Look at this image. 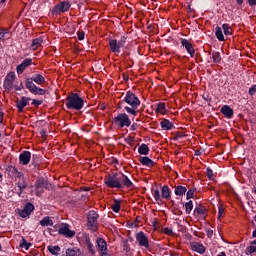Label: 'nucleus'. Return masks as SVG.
<instances>
[{
    "mask_svg": "<svg viewBox=\"0 0 256 256\" xmlns=\"http://www.w3.org/2000/svg\"><path fill=\"white\" fill-rule=\"evenodd\" d=\"M106 187L110 189H133V182L125 174L117 175H108L104 179Z\"/></svg>",
    "mask_w": 256,
    "mask_h": 256,
    "instance_id": "f257e3e1",
    "label": "nucleus"
},
{
    "mask_svg": "<svg viewBox=\"0 0 256 256\" xmlns=\"http://www.w3.org/2000/svg\"><path fill=\"white\" fill-rule=\"evenodd\" d=\"M124 106V111L128 113L131 117H137L139 114V107L141 106V100L135 93L127 91L122 100Z\"/></svg>",
    "mask_w": 256,
    "mask_h": 256,
    "instance_id": "f03ea898",
    "label": "nucleus"
},
{
    "mask_svg": "<svg viewBox=\"0 0 256 256\" xmlns=\"http://www.w3.org/2000/svg\"><path fill=\"white\" fill-rule=\"evenodd\" d=\"M67 109H74L75 111H81L85 107V100L79 96L77 93H71L66 98Z\"/></svg>",
    "mask_w": 256,
    "mask_h": 256,
    "instance_id": "7ed1b4c3",
    "label": "nucleus"
},
{
    "mask_svg": "<svg viewBox=\"0 0 256 256\" xmlns=\"http://www.w3.org/2000/svg\"><path fill=\"white\" fill-rule=\"evenodd\" d=\"M153 197L158 205L163 203V199L169 201L171 199V189H169V186L167 185L162 186L161 192L159 191V189H154Z\"/></svg>",
    "mask_w": 256,
    "mask_h": 256,
    "instance_id": "20e7f679",
    "label": "nucleus"
},
{
    "mask_svg": "<svg viewBox=\"0 0 256 256\" xmlns=\"http://www.w3.org/2000/svg\"><path fill=\"white\" fill-rule=\"evenodd\" d=\"M113 123L116 125V127H119V129L131 127V118H129L127 113H119L116 117H114Z\"/></svg>",
    "mask_w": 256,
    "mask_h": 256,
    "instance_id": "39448f33",
    "label": "nucleus"
},
{
    "mask_svg": "<svg viewBox=\"0 0 256 256\" xmlns=\"http://www.w3.org/2000/svg\"><path fill=\"white\" fill-rule=\"evenodd\" d=\"M127 38L122 36L121 39L117 42L115 39L109 40V48L112 53H121L122 47H125Z\"/></svg>",
    "mask_w": 256,
    "mask_h": 256,
    "instance_id": "423d86ee",
    "label": "nucleus"
},
{
    "mask_svg": "<svg viewBox=\"0 0 256 256\" xmlns=\"http://www.w3.org/2000/svg\"><path fill=\"white\" fill-rule=\"evenodd\" d=\"M33 82L34 80L32 78L26 79V89H28L30 93L33 95H45V93H47V90L37 87V85H35Z\"/></svg>",
    "mask_w": 256,
    "mask_h": 256,
    "instance_id": "0eeeda50",
    "label": "nucleus"
},
{
    "mask_svg": "<svg viewBox=\"0 0 256 256\" xmlns=\"http://www.w3.org/2000/svg\"><path fill=\"white\" fill-rule=\"evenodd\" d=\"M15 79H17V75H15V72L13 71L6 75L3 84L6 91H13V89H15Z\"/></svg>",
    "mask_w": 256,
    "mask_h": 256,
    "instance_id": "6e6552de",
    "label": "nucleus"
},
{
    "mask_svg": "<svg viewBox=\"0 0 256 256\" xmlns=\"http://www.w3.org/2000/svg\"><path fill=\"white\" fill-rule=\"evenodd\" d=\"M69 9H71V3L69 1H62L52 9V15H61V13H65Z\"/></svg>",
    "mask_w": 256,
    "mask_h": 256,
    "instance_id": "1a4fd4ad",
    "label": "nucleus"
},
{
    "mask_svg": "<svg viewBox=\"0 0 256 256\" xmlns=\"http://www.w3.org/2000/svg\"><path fill=\"white\" fill-rule=\"evenodd\" d=\"M87 219H88V226L90 227V229L92 231H97V220L99 219V214H97L95 210H91L88 213Z\"/></svg>",
    "mask_w": 256,
    "mask_h": 256,
    "instance_id": "9d476101",
    "label": "nucleus"
},
{
    "mask_svg": "<svg viewBox=\"0 0 256 256\" xmlns=\"http://www.w3.org/2000/svg\"><path fill=\"white\" fill-rule=\"evenodd\" d=\"M136 241L140 247H144L145 249H149V237L145 232L140 231L136 234Z\"/></svg>",
    "mask_w": 256,
    "mask_h": 256,
    "instance_id": "9b49d317",
    "label": "nucleus"
},
{
    "mask_svg": "<svg viewBox=\"0 0 256 256\" xmlns=\"http://www.w3.org/2000/svg\"><path fill=\"white\" fill-rule=\"evenodd\" d=\"M209 213V210L203 205L196 206L194 209V216L197 217V219H202L205 221L207 219V215Z\"/></svg>",
    "mask_w": 256,
    "mask_h": 256,
    "instance_id": "f8f14e48",
    "label": "nucleus"
},
{
    "mask_svg": "<svg viewBox=\"0 0 256 256\" xmlns=\"http://www.w3.org/2000/svg\"><path fill=\"white\" fill-rule=\"evenodd\" d=\"M58 233H59V235H63L67 239H73V237H75V231L69 229V225L68 224H63L59 228Z\"/></svg>",
    "mask_w": 256,
    "mask_h": 256,
    "instance_id": "ddd939ff",
    "label": "nucleus"
},
{
    "mask_svg": "<svg viewBox=\"0 0 256 256\" xmlns=\"http://www.w3.org/2000/svg\"><path fill=\"white\" fill-rule=\"evenodd\" d=\"M33 65V59L26 58L23 60V62L16 67V73L18 75H22V73L27 69V67H31Z\"/></svg>",
    "mask_w": 256,
    "mask_h": 256,
    "instance_id": "4468645a",
    "label": "nucleus"
},
{
    "mask_svg": "<svg viewBox=\"0 0 256 256\" xmlns=\"http://www.w3.org/2000/svg\"><path fill=\"white\" fill-rule=\"evenodd\" d=\"M34 209H35V206H33V204L27 203L26 206L24 207V209L18 210V215L20 217H22L23 219H25V217H29V215H31V213H33Z\"/></svg>",
    "mask_w": 256,
    "mask_h": 256,
    "instance_id": "2eb2a0df",
    "label": "nucleus"
},
{
    "mask_svg": "<svg viewBox=\"0 0 256 256\" xmlns=\"http://www.w3.org/2000/svg\"><path fill=\"white\" fill-rule=\"evenodd\" d=\"M181 45L186 49L190 57H195V48H193V44H191L189 40L181 39Z\"/></svg>",
    "mask_w": 256,
    "mask_h": 256,
    "instance_id": "dca6fc26",
    "label": "nucleus"
},
{
    "mask_svg": "<svg viewBox=\"0 0 256 256\" xmlns=\"http://www.w3.org/2000/svg\"><path fill=\"white\" fill-rule=\"evenodd\" d=\"M31 101V98H27L25 96L21 97L20 101L16 103V107L19 111V113H23V109L29 105V102Z\"/></svg>",
    "mask_w": 256,
    "mask_h": 256,
    "instance_id": "f3484780",
    "label": "nucleus"
},
{
    "mask_svg": "<svg viewBox=\"0 0 256 256\" xmlns=\"http://www.w3.org/2000/svg\"><path fill=\"white\" fill-rule=\"evenodd\" d=\"M20 165H29L31 161V152L24 151L19 155Z\"/></svg>",
    "mask_w": 256,
    "mask_h": 256,
    "instance_id": "a211bd4d",
    "label": "nucleus"
},
{
    "mask_svg": "<svg viewBox=\"0 0 256 256\" xmlns=\"http://www.w3.org/2000/svg\"><path fill=\"white\" fill-rule=\"evenodd\" d=\"M190 247H191L192 251H196V253H200V255H203V253H205V251H206L205 246H203V244H201L199 242H192L190 244Z\"/></svg>",
    "mask_w": 256,
    "mask_h": 256,
    "instance_id": "6ab92c4d",
    "label": "nucleus"
},
{
    "mask_svg": "<svg viewBox=\"0 0 256 256\" xmlns=\"http://www.w3.org/2000/svg\"><path fill=\"white\" fill-rule=\"evenodd\" d=\"M98 251H100L101 254L107 253V242L103 238H98L96 240Z\"/></svg>",
    "mask_w": 256,
    "mask_h": 256,
    "instance_id": "aec40b11",
    "label": "nucleus"
},
{
    "mask_svg": "<svg viewBox=\"0 0 256 256\" xmlns=\"http://www.w3.org/2000/svg\"><path fill=\"white\" fill-rule=\"evenodd\" d=\"M220 112L222 115L226 116L227 119H231L233 117V110L229 107V105L222 106Z\"/></svg>",
    "mask_w": 256,
    "mask_h": 256,
    "instance_id": "412c9836",
    "label": "nucleus"
},
{
    "mask_svg": "<svg viewBox=\"0 0 256 256\" xmlns=\"http://www.w3.org/2000/svg\"><path fill=\"white\" fill-rule=\"evenodd\" d=\"M41 45H43V37L36 38L32 41L30 49H32V51H37Z\"/></svg>",
    "mask_w": 256,
    "mask_h": 256,
    "instance_id": "4be33fe9",
    "label": "nucleus"
},
{
    "mask_svg": "<svg viewBox=\"0 0 256 256\" xmlns=\"http://www.w3.org/2000/svg\"><path fill=\"white\" fill-rule=\"evenodd\" d=\"M66 256H83V253L79 248L73 247L66 250Z\"/></svg>",
    "mask_w": 256,
    "mask_h": 256,
    "instance_id": "5701e85b",
    "label": "nucleus"
},
{
    "mask_svg": "<svg viewBox=\"0 0 256 256\" xmlns=\"http://www.w3.org/2000/svg\"><path fill=\"white\" fill-rule=\"evenodd\" d=\"M139 161L141 165H145V167H155V162L149 157H140Z\"/></svg>",
    "mask_w": 256,
    "mask_h": 256,
    "instance_id": "b1692460",
    "label": "nucleus"
},
{
    "mask_svg": "<svg viewBox=\"0 0 256 256\" xmlns=\"http://www.w3.org/2000/svg\"><path fill=\"white\" fill-rule=\"evenodd\" d=\"M161 128L163 129V131H171V129H173V124L171 123V121L167 120V119H163L160 122Z\"/></svg>",
    "mask_w": 256,
    "mask_h": 256,
    "instance_id": "393cba45",
    "label": "nucleus"
},
{
    "mask_svg": "<svg viewBox=\"0 0 256 256\" xmlns=\"http://www.w3.org/2000/svg\"><path fill=\"white\" fill-rule=\"evenodd\" d=\"M174 193L177 195V197H183V195L187 193V187L182 185L176 186Z\"/></svg>",
    "mask_w": 256,
    "mask_h": 256,
    "instance_id": "a878e982",
    "label": "nucleus"
},
{
    "mask_svg": "<svg viewBox=\"0 0 256 256\" xmlns=\"http://www.w3.org/2000/svg\"><path fill=\"white\" fill-rule=\"evenodd\" d=\"M31 79L34 80V83H36V85H43V83H45V76L41 74H34Z\"/></svg>",
    "mask_w": 256,
    "mask_h": 256,
    "instance_id": "bb28decb",
    "label": "nucleus"
},
{
    "mask_svg": "<svg viewBox=\"0 0 256 256\" xmlns=\"http://www.w3.org/2000/svg\"><path fill=\"white\" fill-rule=\"evenodd\" d=\"M41 227H53V219L51 217L46 216L40 221Z\"/></svg>",
    "mask_w": 256,
    "mask_h": 256,
    "instance_id": "cd10ccee",
    "label": "nucleus"
},
{
    "mask_svg": "<svg viewBox=\"0 0 256 256\" xmlns=\"http://www.w3.org/2000/svg\"><path fill=\"white\" fill-rule=\"evenodd\" d=\"M11 39V32L7 29H0V41H7Z\"/></svg>",
    "mask_w": 256,
    "mask_h": 256,
    "instance_id": "c85d7f7f",
    "label": "nucleus"
},
{
    "mask_svg": "<svg viewBox=\"0 0 256 256\" xmlns=\"http://www.w3.org/2000/svg\"><path fill=\"white\" fill-rule=\"evenodd\" d=\"M215 36L218 41H225V36L223 35V29H221V27L215 28Z\"/></svg>",
    "mask_w": 256,
    "mask_h": 256,
    "instance_id": "c756f323",
    "label": "nucleus"
},
{
    "mask_svg": "<svg viewBox=\"0 0 256 256\" xmlns=\"http://www.w3.org/2000/svg\"><path fill=\"white\" fill-rule=\"evenodd\" d=\"M138 153L140 155H149V146L147 144H142L138 148Z\"/></svg>",
    "mask_w": 256,
    "mask_h": 256,
    "instance_id": "7c9ffc66",
    "label": "nucleus"
},
{
    "mask_svg": "<svg viewBox=\"0 0 256 256\" xmlns=\"http://www.w3.org/2000/svg\"><path fill=\"white\" fill-rule=\"evenodd\" d=\"M7 171H9V173H12V175H17L19 179L23 177V173L19 172V170H17V168L14 166H8Z\"/></svg>",
    "mask_w": 256,
    "mask_h": 256,
    "instance_id": "2f4dec72",
    "label": "nucleus"
},
{
    "mask_svg": "<svg viewBox=\"0 0 256 256\" xmlns=\"http://www.w3.org/2000/svg\"><path fill=\"white\" fill-rule=\"evenodd\" d=\"M111 209L114 213H119V211H121V200H114V203L111 205Z\"/></svg>",
    "mask_w": 256,
    "mask_h": 256,
    "instance_id": "473e14b6",
    "label": "nucleus"
},
{
    "mask_svg": "<svg viewBox=\"0 0 256 256\" xmlns=\"http://www.w3.org/2000/svg\"><path fill=\"white\" fill-rule=\"evenodd\" d=\"M185 211L187 215H191V211H193V201H188L184 204Z\"/></svg>",
    "mask_w": 256,
    "mask_h": 256,
    "instance_id": "72a5a7b5",
    "label": "nucleus"
},
{
    "mask_svg": "<svg viewBox=\"0 0 256 256\" xmlns=\"http://www.w3.org/2000/svg\"><path fill=\"white\" fill-rule=\"evenodd\" d=\"M48 251L52 255H59V252L61 251V247H59V246H48Z\"/></svg>",
    "mask_w": 256,
    "mask_h": 256,
    "instance_id": "f704fd0d",
    "label": "nucleus"
},
{
    "mask_svg": "<svg viewBox=\"0 0 256 256\" xmlns=\"http://www.w3.org/2000/svg\"><path fill=\"white\" fill-rule=\"evenodd\" d=\"M156 113H160V115H165V103L160 102L157 104Z\"/></svg>",
    "mask_w": 256,
    "mask_h": 256,
    "instance_id": "c9c22d12",
    "label": "nucleus"
},
{
    "mask_svg": "<svg viewBox=\"0 0 256 256\" xmlns=\"http://www.w3.org/2000/svg\"><path fill=\"white\" fill-rule=\"evenodd\" d=\"M246 251L247 253H249V255H251L252 253H256V240L251 242L250 246L246 248Z\"/></svg>",
    "mask_w": 256,
    "mask_h": 256,
    "instance_id": "e433bc0d",
    "label": "nucleus"
},
{
    "mask_svg": "<svg viewBox=\"0 0 256 256\" xmlns=\"http://www.w3.org/2000/svg\"><path fill=\"white\" fill-rule=\"evenodd\" d=\"M86 246H87L88 251L92 255H95V248H93V243H91V240L89 238L86 239Z\"/></svg>",
    "mask_w": 256,
    "mask_h": 256,
    "instance_id": "4c0bfd02",
    "label": "nucleus"
},
{
    "mask_svg": "<svg viewBox=\"0 0 256 256\" xmlns=\"http://www.w3.org/2000/svg\"><path fill=\"white\" fill-rule=\"evenodd\" d=\"M222 29L225 35H231L233 33V30L231 29V26H229V24H223Z\"/></svg>",
    "mask_w": 256,
    "mask_h": 256,
    "instance_id": "58836bf2",
    "label": "nucleus"
},
{
    "mask_svg": "<svg viewBox=\"0 0 256 256\" xmlns=\"http://www.w3.org/2000/svg\"><path fill=\"white\" fill-rule=\"evenodd\" d=\"M213 63H221V54L219 52L212 53Z\"/></svg>",
    "mask_w": 256,
    "mask_h": 256,
    "instance_id": "ea45409f",
    "label": "nucleus"
},
{
    "mask_svg": "<svg viewBox=\"0 0 256 256\" xmlns=\"http://www.w3.org/2000/svg\"><path fill=\"white\" fill-rule=\"evenodd\" d=\"M225 215V206L223 204H219L218 206V219L221 220V217Z\"/></svg>",
    "mask_w": 256,
    "mask_h": 256,
    "instance_id": "a19ab883",
    "label": "nucleus"
},
{
    "mask_svg": "<svg viewBox=\"0 0 256 256\" xmlns=\"http://www.w3.org/2000/svg\"><path fill=\"white\" fill-rule=\"evenodd\" d=\"M20 247L22 249H25L26 251H29V247H31V243L27 242V240H25V238H23L22 242L20 244Z\"/></svg>",
    "mask_w": 256,
    "mask_h": 256,
    "instance_id": "79ce46f5",
    "label": "nucleus"
},
{
    "mask_svg": "<svg viewBox=\"0 0 256 256\" xmlns=\"http://www.w3.org/2000/svg\"><path fill=\"white\" fill-rule=\"evenodd\" d=\"M18 187L20 191H22L23 189H27V182H25L23 178H20V181L18 182Z\"/></svg>",
    "mask_w": 256,
    "mask_h": 256,
    "instance_id": "37998d69",
    "label": "nucleus"
},
{
    "mask_svg": "<svg viewBox=\"0 0 256 256\" xmlns=\"http://www.w3.org/2000/svg\"><path fill=\"white\" fill-rule=\"evenodd\" d=\"M195 197V189L191 188L186 193V199H193Z\"/></svg>",
    "mask_w": 256,
    "mask_h": 256,
    "instance_id": "c03bdc74",
    "label": "nucleus"
},
{
    "mask_svg": "<svg viewBox=\"0 0 256 256\" xmlns=\"http://www.w3.org/2000/svg\"><path fill=\"white\" fill-rule=\"evenodd\" d=\"M125 143H127L128 145H134L135 143V138L128 136L125 138Z\"/></svg>",
    "mask_w": 256,
    "mask_h": 256,
    "instance_id": "a18cd8bd",
    "label": "nucleus"
},
{
    "mask_svg": "<svg viewBox=\"0 0 256 256\" xmlns=\"http://www.w3.org/2000/svg\"><path fill=\"white\" fill-rule=\"evenodd\" d=\"M206 175L208 179H213V170H211V168H207Z\"/></svg>",
    "mask_w": 256,
    "mask_h": 256,
    "instance_id": "49530a36",
    "label": "nucleus"
},
{
    "mask_svg": "<svg viewBox=\"0 0 256 256\" xmlns=\"http://www.w3.org/2000/svg\"><path fill=\"white\" fill-rule=\"evenodd\" d=\"M256 93V85H252L249 89V95L253 96Z\"/></svg>",
    "mask_w": 256,
    "mask_h": 256,
    "instance_id": "de8ad7c7",
    "label": "nucleus"
},
{
    "mask_svg": "<svg viewBox=\"0 0 256 256\" xmlns=\"http://www.w3.org/2000/svg\"><path fill=\"white\" fill-rule=\"evenodd\" d=\"M42 104H43V101L41 100H35V99L32 100V105H35V107H39V105H42Z\"/></svg>",
    "mask_w": 256,
    "mask_h": 256,
    "instance_id": "09e8293b",
    "label": "nucleus"
},
{
    "mask_svg": "<svg viewBox=\"0 0 256 256\" xmlns=\"http://www.w3.org/2000/svg\"><path fill=\"white\" fill-rule=\"evenodd\" d=\"M163 233H165V235H173V230L170 228H164Z\"/></svg>",
    "mask_w": 256,
    "mask_h": 256,
    "instance_id": "8fccbe9b",
    "label": "nucleus"
},
{
    "mask_svg": "<svg viewBox=\"0 0 256 256\" xmlns=\"http://www.w3.org/2000/svg\"><path fill=\"white\" fill-rule=\"evenodd\" d=\"M78 39L79 41H83L85 39V32H78Z\"/></svg>",
    "mask_w": 256,
    "mask_h": 256,
    "instance_id": "3c124183",
    "label": "nucleus"
},
{
    "mask_svg": "<svg viewBox=\"0 0 256 256\" xmlns=\"http://www.w3.org/2000/svg\"><path fill=\"white\" fill-rule=\"evenodd\" d=\"M248 4L250 5V7H255L256 0H248Z\"/></svg>",
    "mask_w": 256,
    "mask_h": 256,
    "instance_id": "603ef678",
    "label": "nucleus"
},
{
    "mask_svg": "<svg viewBox=\"0 0 256 256\" xmlns=\"http://www.w3.org/2000/svg\"><path fill=\"white\" fill-rule=\"evenodd\" d=\"M3 117H4L3 112H0V125H1V123H3Z\"/></svg>",
    "mask_w": 256,
    "mask_h": 256,
    "instance_id": "864d4df0",
    "label": "nucleus"
},
{
    "mask_svg": "<svg viewBox=\"0 0 256 256\" xmlns=\"http://www.w3.org/2000/svg\"><path fill=\"white\" fill-rule=\"evenodd\" d=\"M135 129H137V124H132L131 125V131H135Z\"/></svg>",
    "mask_w": 256,
    "mask_h": 256,
    "instance_id": "5fc2aeb1",
    "label": "nucleus"
},
{
    "mask_svg": "<svg viewBox=\"0 0 256 256\" xmlns=\"http://www.w3.org/2000/svg\"><path fill=\"white\" fill-rule=\"evenodd\" d=\"M236 3H237L238 5H243V0H236Z\"/></svg>",
    "mask_w": 256,
    "mask_h": 256,
    "instance_id": "6e6d98bb",
    "label": "nucleus"
},
{
    "mask_svg": "<svg viewBox=\"0 0 256 256\" xmlns=\"http://www.w3.org/2000/svg\"><path fill=\"white\" fill-rule=\"evenodd\" d=\"M217 256H227V254H225V252H220Z\"/></svg>",
    "mask_w": 256,
    "mask_h": 256,
    "instance_id": "4d7b16f0",
    "label": "nucleus"
},
{
    "mask_svg": "<svg viewBox=\"0 0 256 256\" xmlns=\"http://www.w3.org/2000/svg\"><path fill=\"white\" fill-rule=\"evenodd\" d=\"M3 181V174L0 173V183Z\"/></svg>",
    "mask_w": 256,
    "mask_h": 256,
    "instance_id": "13d9d810",
    "label": "nucleus"
},
{
    "mask_svg": "<svg viewBox=\"0 0 256 256\" xmlns=\"http://www.w3.org/2000/svg\"><path fill=\"white\" fill-rule=\"evenodd\" d=\"M36 195H40V193H39V189L36 191Z\"/></svg>",
    "mask_w": 256,
    "mask_h": 256,
    "instance_id": "bf43d9fd",
    "label": "nucleus"
},
{
    "mask_svg": "<svg viewBox=\"0 0 256 256\" xmlns=\"http://www.w3.org/2000/svg\"><path fill=\"white\" fill-rule=\"evenodd\" d=\"M5 1H7V0H1V3H5Z\"/></svg>",
    "mask_w": 256,
    "mask_h": 256,
    "instance_id": "052dcab7",
    "label": "nucleus"
},
{
    "mask_svg": "<svg viewBox=\"0 0 256 256\" xmlns=\"http://www.w3.org/2000/svg\"><path fill=\"white\" fill-rule=\"evenodd\" d=\"M254 193L256 194V189L254 190Z\"/></svg>",
    "mask_w": 256,
    "mask_h": 256,
    "instance_id": "680f3d73",
    "label": "nucleus"
},
{
    "mask_svg": "<svg viewBox=\"0 0 256 256\" xmlns=\"http://www.w3.org/2000/svg\"><path fill=\"white\" fill-rule=\"evenodd\" d=\"M153 223V225H155V221L154 222H152Z\"/></svg>",
    "mask_w": 256,
    "mask_h": 256,
    "instance_id": "e2e57ef3",
    "label": "nucleus"
},
{
    "mask_svg": "<svg viewBox=\"0 0 256 256\" xmlns=\"http://www.w3.org/2000/svg\"><path fill=\"white\" fill-rule=\"evenodd\" d=\"M0 139H1V132H0Z\"/></svg>",
    "mask_w": 256,
    "mask_h": 256,
    "instance_id": "0e129e2a",
    "label": "nucleus"
}]
</instances>
